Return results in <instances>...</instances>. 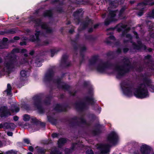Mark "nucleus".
<instances>
[{"label":"nucleus","instance_id":"obj_1","mask_svg":"<svg viewBox=\"0 0 154 154\" xmlns=\"http://www.w3.org/2000/svg\"><path fill=\"white\" fill-rule=\"evenodd\" d=\"M146 85L144 84L139 85L137 88H131L128 91L127 94L129 96L134 95L138 97L144 98L145 97L147 94V91L145 88Z\"/></svg>","mask_w":154,"mask_h":154},{"label":"nucleus","instance_id":"obj_2","mask_svg":"<svg viewBox=\"0 0 154 154\" xmlns=\"http://www.w3.org/2000/svg\"><path fill=\"white\" fill-rule=\"evenodd\" d=\"M3 62V59L0 57V71L9 73L14 67V62L12 58V56L9 55L5 58L3 65L1 66V64Z\"/></svg>","mask_w":154,"mask_h":154},{"label":"nucleus","instance_id":"obj_3","mask_svg":"<svg viewBox=\"0 0 154 154\" xmlns=\"http://www.w3.org/2000/svg\"><path fill=\"white\" fill-rule=\"evenodd\" d=\"M34 22L35 23V27H38L41 25L42 28L45 29L47 33H50L52 32V30L49 28L46 23H42L41 24L40 20L39 19H36Z\"/></svg>","mask_w":154,"mask_h":154},{"label":"nucleus","instance_id":"obj_4","mask_svg":"<svg viewBox=\"0 0 154 154\" xmlns=\"http://www.w3.org/2000/svg\"><path fill=\"white\" fill-rule=\"evenodd\" d=\"M129 30V29H125L122 34V37L123 40L124 42L125 43L130 41L132 39L131 35L129 34H127L128 31Z\"/></svg>","mask_w":154,"mask_h":154},{"label":"nucleus","instance_id":"obj_5","mask_svg":"<svg viewBox=\"0 0 154 154\" xmlns=\"http://www.w3.org/2000/svg\"><path fill=\"white\" fill-rule=\"evenodd\" d=\"M11 115L9 110L7 109L6 107L3 106L0 108V116L1 117L7 116Z\"/></svg>","mask_w":154,"mask_h":154},{"label":"nucleus","instance_id":"obj_6","mask_svg":"<svg viewBox=\"0 0 154 154\" xmlns=\"http://www.w3.org/2000/svg\"><path fill=\"white\" fill-rule=\"evenodd\" d=\"M109 144L104 145L101 144L99 146L98 148L100 151V154H105L109 152Z\"/></svg>","mask_w":154,"mask_h":154},{"label":"nucleus","instance_id":"obj_7","mask_svg":"<svg viewBox=\"0 0 154 154\" xmlns=\"http://www.w3.org/2000/svg\"><path fill=\"white\" fill-rule=\"evenodd\" d=\"M83 14L82 10L80 9L75 12L73 14V16L75 17V20H77L78 21V24L79 22L80 18L81 17Z\"/></svg>","mask_w":154,"mask_h":154},{"label":"nucleus","instance_id":"obj_8","mask_svg":"<svg viewBox=\"0 0 154 154\" xmlns=\"http://www.w3.org/2000/svg\"><path fill=\"white\" fill-rule=\"evenodd\" d=\"M117 138V136L115 132H113L108 136V141L110 143H113Z\"/></svg>","mask_w":154,"mask_h":154},{"label":"nucleus","instance_id":"obj_9","mask_svg":"<svg viewBox=\"0 0 154 154\" xmlns=\"http://www.w3.org/2000/svg\"><path fill=\"white\" fill-rule=\"evenodd\" d=\"M140 151L142 154H149L151 151V149L146 145H143L141 146Z\"/></svg>","mask_w":154,"mask_h":154},{"label":"nucleus","instance_id":"obj_10","mask_svg":"<svg viewBox=\"0 0 154 154\" xmlns=\"http://www.w3.org/2000/svg\"><path fill=\"white\" fill-rule=\"evenodd\" d=\"M107 63H101L97 67L98 71L100 72H103L109 66Z\"/></svg>","mask_w":154,"mask_h":154},{"label":"nucleus","instance_id":"obj_11","mask_svg":"<svg viewBox=\"0 0 154 154\" xmlns=\"http://www.w3.org/2000/svg\"><path fill=\"white\" fill-rule=\"evenodd\" d=\"M116 70L118 74L121 76L128 71V70H125V67L120 66H117L116 68Z\"/></svg>","mask_w":154,"mask_h":154},{"label":"nucleus","instance_id":"obj_12","mask_svg":"<svg viewBox=\"0 0 154 154\" xmlns=\"http://www.w3.org/2000/svg\"><path fill=\"white\" fill-rule=\"evenodd\" d=\"M36 33H35V37L33 35L30 36V40L32 42L38 41V36L40 32L37 31V30H35Z\"/></svg>","mask_w":154,"mask_h":154},{"label":"nucleus","instance_id":"obj_13","mask_svg":"<svg viewBox=\"0 0 154 154\" xmlns=\"http://www.w3.org/2000/svg\"><path fill=\"white\" fill-rule=\"evenodd\" d=\"M145 83L146 86H150L152 92H154V86L151 84V82L149 79H147L145 81Z\"/></svg>","mask_w":154,"mask_h":154},{"label":"nucleus","instance_id":"obj_14","mask_svg":"<svg viewBox=\"0 0 154 154\" xmlns=\"http://www.w3.org/2000/svg\"><path fill=\"white\" fill-rule=\"evenodd\" d=\"M66 142V139L61 138L59 139L58 141V144L59 147H61Z\"/></svg>","mask_w":154,"mask_h":154},{"label":"nucleus","instance_id":"obj_15","mask_svg":"<svg viewBox=\"0 0 154 154\" xmlns=\"http://www.w3.org/2000/svg\"><path fill=\"white\" fill-rule=\"evenodd\" d=\"M116 12L114 11H111L109 12V17L110 20L112 21H115L113 18L116 16Z\"/></svg>","mask_w":154,"mask_h":154},{"label":"nucleus","instance_id":"obj_16","mask_svg":"<svg viewBox=\"0 0 154 154\" xmlns=\"http://www.w3.org/2000/svg\"><path fill=\"white\" fill-rule=\"evenodd\" d=\"M76 145V143H73L72 145L71 149L68 148L65 149V153L66 154H69L70 153L72 152V150L74 149V147Z\"/></svg>","mask_w":154,"mask_h":154},{"label":"nucleus","instance_id":"obj_17","mask_svg":"<svg viewBox=\"0 0 154 154\" xmlns=\"http://www.w3.org/2000/svg\"><path fill=\"white\" fill-rule=\"evenodd\" d=\"M19 110V108L14 105L11 106V111L12 112H17Z\"/></svg>","mask_w":154,"mask_h":154},{"label":"nucleus","instance_id":"obj_18","mask_svg":"<svg viewBox=\"0 0 154 154\" xmlns=\"http://www.w3.org/2000/svg\"><path fill=\"white\" fill-rule=\"evenodd\" d=\"M137 43L138 44V45H136L135 43H133V45L134 49H139L142 47V44L141 42L140 41H137Z\"/></svg>","mask_w":154,"mask_h":154},{"label":"nucleus","instance_id":"obj_19","mask_svg":"<svg viewBox=\"0 0 154 154\" xmlns=\"http://www.w3.org/2000/svg\"><path fill=\"white\" fill-rule=\"evenodd\" d=\"M14 125L13 123H9L7 122H5L4 124V128L5 129L11 128V127Z\"/></svg>","mask_w":154,"mask_h":154},{"label":"nucleus","instance_id":"obj_20","mask_svg":"<svg viewBox=\"0 0 154 154\" xmlns=\"http://www.w3.org/2000/svg\"><path fill=\"white\" fill-rule=\"evenodd\" d=\"M126 26L125 25L122 24H119L118 26V31L119 32H120L121 31L123 30V29H125L126 28Z\"/></svg>","mask_w":154,"mask_h":154},{"label":"nucleus","instance_id":"obj_21","mask_svg":"<svg viewBox=\"0 0 154 154\" xmlns=\"http://www.w3.org/2000/svg\"><path fill=\"white\" fill-rule=\"evenodd\" d=\"M93 23V22L91 20H86V22L83 24V26L84 28L88 26V25H91Z\"/></svg>","mask_w":154,"mask_h":154},{"label":"nucleus","instance_id":"obj_22","mask_svg":"<svg viewBox=\"0 0 154 154\" xmlns=\"http://www.w3.org/2000/svg\"><path fill=\"white\" fill-rule=\"evenodd\" d=\"M52 15V13L51 11H46L43 14L44 17H51Z\"/></svg>","mask_w":154,"mask_h":154},{"label":"nucleus","instance_id":"obj_23","mask_svg":"<svg viewBox=\"0 0 154 154\" xmlns=\"http://www.w3.org/2000/svg\"><path fill=\"white\" fill-rule=\"evenodd\" d=\"M5 33L7 34H13L15 33V31L14 29H9L6 31Z\"/></svg>","mask_w":154,"mask_h":154},{"label":"nucleus","instance_id":"obj_24","mask_svg":"<svg viewBox=\"0 0 154 154\" xmlns=\"http://www.w3.org/2000/svg\"><path fill=\"white\" fill-rule=\"evenodd\" d=\"M111 7L112 8H115L118 5V4L117 2L114 1L110 4Z\"/></svg>","mask_w":154,"mask_h":154},{"label":"nucleus","instance_id":"obj_25","mask_svg":"<svg viewBox=\"0 0 154 154\" xmlns=\"http://www.w3.org/2000/svg\"><path fill=\"white\" fill-rule=\"evenodd\" d=\"M11 87L9 84H8L7 85V89L5 91L7 92L8 95L11 94Z\"/></svg>","mask_w":154,"mask_h":154},{"label":"nucleus","instance_id":"obj_26","mask_svg":"<svg viewBox=\"0 0 154 154\" xmlns=\"http://www.w3.org/2000/svg\"><path fill=\"white\" fill-rule=\"evenodd\" d=\"M58 50L56 49H54L51 50V56L53 57L54 54L57 53Z\"/></svg>","mask_w":154,"mask_h":154},{"label":"nucleus","instance_id":"obj_27","mask_svg":"<svg viewBox=\"0 0 154 154\" xmlns=\"http://www.w3.org/2000/svg\"><path fill=\"white\" fill-rule=\"evenodd\" d=\"M30 119V116L28 115L25 114L24 115L23 119L24 121H28Z\"/></svg>","mask_w":154,"mask_h":154},{"label":"nucleus","instance_id":"obj_28","mask_svg":"<svg viewBox=\"0 0 154 154\" xmlns=\"http://www.w3.org/2000/svg\"><path fill=\"white\" fill-rule=\"evenodd\" d=\"M51 154H62V153L58 150L55 149L52 150L51 152Z\"/></svg>","mask_w":154,"mask_h":154},{"label":"nucleus","instance_id":"obj_29","mask_svg":"<svg viewBox=\"0 0 154 154\" xmlns=\"http://www.w3.org/2000/svg\"><path fill=\"white\" fill-rule=\"evenodd\" d=\"M20 74L21 77H25L26 75V72L25 70H22L20 72Z\"/></svg>","mask_w":154,"mask_h":154},{"label":"nucleus","instance_id":"obj_30","mask_svg":"<svg viewBox=\"0 0 154 154\" xmlns=\"http://www.w3.org/2000/svg\"><path fill=\"white\" fill-rule=\"evenodd\" d=\"M123 62L125 65H128L129 63V60L126 58H124V59L123 60Z\"/></svg>","mask_w":154,"mask_h":154},{"label":"nucleus","instance_id":"obj_31","mask_svg":"<svg viewBox=\"0 0 154 154\" xmlns=\"http://www.w3.org/2000/svg\"><path fill=\"white\" fill-rule=\"evenodd\" d=\"M86 101L88 102L91 103L92 104L94 102V99L92 97H91L90 98H87L86 99Z\"/></svg>","mask_w":154,"mask_h":154},{"label":"nucleus","instance_id":"obj_32","mask_svg":"<svg viewBox=\"0 0 154 154\" xmlns=\"http://www.w3.org/2000/svg\"><path fill=\"white\" fill-rule=\"evenodd\" d=\"M86 154H94V153L92 150L89 149L86 151Z\"/></svg>","mask_w":154,"mask_h":154},{"label":"nucleus","instance_id":"obj_33","mask_svg":"<svg viewBox=\"0 0 154 154\" xmlns=\"http://www.w3.org/2000/svg\"><path fill=\"white\" fill-rule=\"evenodd\" d=\"M60 84L62 85V88L63 89H67L69 88V86H68L67 85H63L62 84V83H60Z\"/></svg>","mask_w":154,"mask_h":154},{"label":"nucleus","instance_id":"obj_34","mask_svg":"<svg viewBox=\"0 0 154 154\" xmlns=\"http://www.w3.org/2000/svg\"><path fill=\"white\" fill-rule=\"evenodd\" d=\"M126 8V7H125L122 8L120 11V14H121Z\"/></svg>","mask_w":154,"mask_h":154},{"label":"nucleus","instance_id":"obj_35","mask_svg":"<svg viewBox=\"0 0 154 154\" xmlns=\"http://www.w3.org/2000/svg\"><path fill=\"white\" fill-rule=\"evenodd\" d=\"M61 108V106L59 104H57L56 106L55 109L56 110H60Z\"/></svg>","mask_w":154,"mask_h":154},{"label":"nucleus","instance_id":"obj_36","mask_svg":"<svg viewBox=\"0 0 154 154\" xmlns=\"http://www.w3.org/2000/svg\"><path fill=\"white\" fill-rule=\"evenodd\" d=\"M58 135V134H57L56 133H54L52 134L51 136L53 138H55L56 137H57Z\"/></svg>","mask_w":154,"mask_h":154},{"label":"nucleus","instance_id":"obj_37","mask_svg":"<svg viewBox=\"0 0 154 154\" xmlns=\"http://www.w3.org/2000/svg\"><path fill=\"white\" fill-rule=\"evenodd\" d=\"M110 23V21L106 20L105 21V25L107 26Z\"/></svg>","mask_w":154,"mask_h":154},{"label":"nucleus","instance_id":"obj_38","mask_svg":"<svg viewBox=\"0 0 154 154\" xmlns=\"http://www.w3.org/2000/svg\"><path fill=\"white\" fill-rule=\"evenodd\" d=\"M24 142L25 143H26L27 144H29V140L27 139H25L24 140Z\"/></svg>","mask_w":154,"mask_h":154},{"label":"nucleus","instance_id":"obj_39","mask_svg":"<svg viewBox=\"0 0 154 154\" xmlns=\"http://www.w3.org/2000/svg\"><path fill=\"white\" fill-rule=\"evenodd\" d=\"M38 151L41 153H44L45 152V150L42 149H39L38 150Z\"/></svg>","mask_w":154,"mask_h":154},{"label":"nucleus","instance_id":"obj_40","mask_svg":"<svg viewBox=\"0 0 154 154\" xmlns=\"http://www.w3.org/2000/svg\"><path fill=\"white\" fill-rule=\"evenodd\" d=\"M19 119L18 117L17 116H15L14 117V120L15 121H17Z\"/></svg>","mask_w":154,"mask_h":154},{"label":"nucleus","instance_id":"obj_41","mask_svg":"<svg viewBox=\"0 0 154 154\" xmlns=\"http://www.w3.org/2000/svg\"><path fill=\"white\" fill-rule=\"evenodd\" d=\"M150 17L153 18L154 17V9L152 10Z\"/></svg>","mask_w":154,"mask_h":154},{"label":"nucleus","instance_id":"obj_42","mask_svg":"<svg viewBox=\"0 0 154 154\" xmlns=\"http://www.w3.org/2000/svg\"><path fill=\"white\" fill-rule=\"evenodd\" d=\"M7 134L9 136H12V135H13V133L12 132H8Z\"/></svg>","mask_w":154,"mask_h":154},{"label":"nucleus","instance_id":"obj_43","mask_svg":"<svg viewBox=\"0 0 154 154\" xmlns=\"http://www.w3.org/2000/svg\"><path fill=\"white\" fill-rule=\"evenodd\" d=\"M29 149L30 151H32V152L33 151V148L32 146H29Z\"/></svg>","mask_w":154,"mask_h":154},{"label":"nucleus","instance_id":"obj_44","mask_svg":"<svg viewBox=\"0 0 154 154\" xmlns=\"http://www.w3.org/2000/svg\"><path fill=\"white\" fill-rule=\"evenodd\" d=\"M20 45H26V43L25 42H20Z\"/></svg>","mask_w":154,"mask_h":154},{"label":"nucleus","instance_id":"obj_45","mask_svg":"<svg viewBox=\"0 0 154 154\" xmlns=\"http://www.w3.org/2000/svg\"><path fill=\"white\" fill-rule=\"evenodd\" d=\"M50 43V42L48 41H46L44 42V45H46Z\"/></svg>","mask_w":154,"mask_h":154},{"label":"nucleus","instance_id":"obj_46","mask_svg":"<svg viewBox=\"0 0 154 154\" xmlns=\"http://www.w3.org/2000/svg\"><path fill=\"white\" fill-rule=\"evenodd\" d=\"M14 40H17L20 39V38L18 36H15L14 37Z\"/></svg>","mask_w":154,"mask_h":154},{"label":"nucleus","instance_id":"obj_47","mask_svg":"<svg viewBox=\"0 0 154 154\" xmlns=\"http://www.w3.org/2000/svg\"><path fill=\"white\" fill-rule=\"evenodd\" d=\"M109 38L110 39L115 40V38L114 37L113 35L110 36L109 37Z\"/></svg>","mask_w":154,"mask_h":154},{"label":"nucleus","instance_id":"obj_48","mask_svg":"<svg viewBox=\"0 0 154 154\" xmlns=\"http://www.w3.org/2000/svg\"><path fill=\"white\" fill-rule=\"evenodd\" d=\"M134 34L136 35V38H139V37H138V36L137 35V33L135 32H134Z\"/></svg>","mask_w":154,"mask_h":154},{"label":"nucleus","instance_id":"obj_49","mask_svg":"<svg viewBox=\"0 0 154 154\" xmlns=\"http://www.w3.org/2000/svg\"><path fill=\"white\" fill-rule=\"evenodd\" d=\"M128 51V49L127 48H125L123 49V52L124 53L127 52Z\"/></svg>","mask_w":154,"mask_h":154},{"label":"nucleus","instance_id":"obj_50","mask_svg":"<svg viewBox=\"0 0 154 154\" xmlns=\"http://www.w3.org/2000/svg\"><path fill=\"white\" fill-rule=\"evenodd\" d=\"M52 73L51 74L50 73H47L46 75V77L48 78L51 76L52 75Z\"/></svg>","mask_w":154,"mask_h":154},{"label":"nucleus","instance_id":"obj_51","mask_svg":"<svg viewBox=\"0 0 154 154\" xmlns=\"http://www.w3.org/2000/svg\"><path fill=\"white\" fill-rule=\"evenodd\" d=\"M3 41L4 42H6L8 41V39L7 38H4L3 39Z\"/></svg>","mask_w":154,"mask_h":154},{"label":"nucleus","instance_id":"obj_52","mask_svg":"<svg viewBox=\"0 0 154 154\" xmlns=\"http://www.w3.org/2000/svg\"><path fill=\"white\" fill-rule=\"evenodd\" d=\"M34 51H32L30 52L29 54L31 55H32L34 54Z\"/></svg>","mask_w":154,"mask_h":154},{"label":"nucleus","instance_id":"obj_53","mask_svg":"<svg viewBox=\"0 0 154 154\" xmlns=\"http://www.w3.org/2000/svg\"><path fill=\"white\" fill-rule=\"evenodd\" d=\"M86 49V48L85 47H83L81 49V50L82 51H83Z\"/></svg>","mask_w":154,"mask_h":154},{"label":"nucleus","instance_id":"obj_54","mask_svg":"<svg viewBox=\"0 0 154 154\" xmlns=\"http://www.w3.org/2000/svg\"><path fill=\"white\" fill-rule=\"evenodd\" d=\"M151 57V56L150 55H148L145 57V58L146 59H149Z\"/></svg>","mask_w":154,"mask_h":154},{"label":"nucleus","instance_id":"obj_55","mask_svg":"<svg viewBox=\"0 0 154 154\" xmlns=\"http://www.w3.org/2000/svg\"><path fill=\"white\" fill-rule=\"evenodd\" d=\"M93 29L92 28H90L88 30V32H91L93 31Z\"/></svg>","mask_w":154,"mask_h":154},{"label":"nucleus","instance_id":"obj_56","mask_svg":"<svg viewBox=\"0 0 154 154\" xmlns=\"http://www.w3.org/2000/svg\"><path fill=\"white\" fill-rule=\"evenodd\" d=\"M4 128V125H3L2 124H0V128Z\"/></svg>","mask_w":154,"mask_h":154},{"label":"nucleus","instance_id":"obj_57","mask_svg":"<svg viewBox=\"0 0 154 154\" xmlns=\"http://www.w3.org/2000/svg\"><path fill=\"white\" fill-rule=\"evenodd\" d=\"M121 52V50L120 49H118L117 51V52L118 53H119Z\"/></svg>","mask_w":154,"mask_h":154},{"label":"nucleus","instance_id":"obj_58","mask_svg":"<svg viewBox=\"0 0 154 154\" xmlns=\"http://www.w3.org/2000/svg\"><path fill=\"white\" fill-rule=\"evenodd\" d=\"M13 51L15 52H18V50L17 49H14L13 50Z\"/></svg>","mask_w":154,"mask_h":154},{"label":"nucleus","instance_id":"obj_59","mask_svg":"<svg viewBox=\"0 0 154 154\" xmlns=\"http://www.w3.org/2000/svg\"><path fill=\"white\" fill-rule=\"evenodd\" d=\"M98 26H99V25L98 24L95 25L94 26V28H95V29L97 28V27Z\"/></svg>","mask_w":154,"mask_h":154},{"label":"nucleus","instance_id":"obj_60","mask_svg":"<svg viewBox=\"0 0 154 154\" xmlns=\"http://www.w3.org/2000/svg\"><path fill=\"white\" fill-rule=\"evenodd\" d=\"M73 32H74V30H72V29L70 30L69 31V33H72Z\"/></svg>","mask_w":154,"mask_h":154},{"label":"nucleus","instance_id":"obj_61","mask_svg":"<svg viewBox=\"0 0 154 154\" xmlns=\"http://www.w3.org/2000/svg\"><path fill=\"white\" fill-rule=\"evenodd\" d=\"M27 51V50L25 49H23L22 50V52H26Z\"/></svg>","mask_w":154,"mask_h":154},{"label":"nucleus","instance_id":"obj_62","mask_svg":"<svg viewBox=\"0 0 154 154\" xmlns=\"http://www.w3.org/2000/svg\"><path fill=\"white\" fill-rule=\"evenodd\" d=\"M106 14H103L102 15V17L103 18H104L105 16H106Z\"/></svg>","mask_w":154,"mask_h":154},{"label":"nucleus","instance_id":"obj_63","mask_svg":"<svg viewBox=\"0 0 154 154\" xmlns=\"http://www.w3.org/2000/svg\"><path fill=\"white\" fill-rule=\"evenodd\" d=\"M65 57L66 58H67V56H63V59H62V60H63V61H64V57Z\"/></svg>","mask_w":154,"mask_h":154},{"label":"nucleus","instance_id":"obj_64","mask_svg":"<svg viewBox=\"0 0 154 154\" xmlns=\"http://www.w3.org/2000/svg\"><path fill=\"white\" fill-rule=\"evenodd\" d=\"M23 39H24L25 40H27V38L25 37H23L22 38Z\"/></svg>","mask_w":154,"mask_h":154}]
</instances>
